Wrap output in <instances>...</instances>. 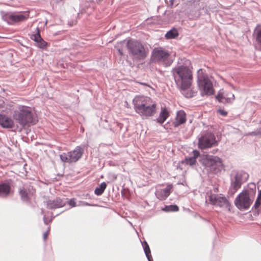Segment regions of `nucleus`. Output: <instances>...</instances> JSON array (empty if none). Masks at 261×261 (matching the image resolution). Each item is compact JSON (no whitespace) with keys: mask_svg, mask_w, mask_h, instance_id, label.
<instances>
[{"mask_svg":"<svg viewBox=\"0 0 261 261\" xmlns=\"http://www.w3.org/2000/svg\"><path fill=\"white\" fill-rule=\"evenodd\" d=\"M49 229H50V227H48V228H47V230H49Z\"/></svg>","mask_w":261,"mask_h":261,"instance_id":"obj_37","label":"nucleus"},{"mask_svg":"<svg viewBox=\"0 0 261 261\" xmlns=\"http://www.w3.org/2000/svg\"><path fill=\"white\" fill-rule=\"evenodd\" d=\"M216 144L215 135L212 133H207L199 139L198 147L201 149H205Z\"/></svg>","mask_w":261,"mask_h":261,"instance_id":"obj_11","label":"nucleus"},{"mask_svg":"<svg viewBox=\"0 0 261 261\" xmlns=\"http://www.w3.org/2000/svg\"><path fill=\"white\" fill-rule=\"evenodd\" d=\"M239 177V175L237 177H235V180L232 184V186L235 191H237L241 187L242 183V182L240 181Z\"/></svg>","mask_w":261,"mask_h":261,"instance_id":"obj_28","label":"nucleus"},{"mask_svg":"<svg viewBox=\"0 0 261 261\" xmlns=\"http://www.w3.org/2000/svg\"><path fill=\"white\" fill-rule=\"evenodd\" d=\"M177 86L183 91L189 89L192 83V73L187 66L180 65L172 70Z\"/></svg>","mask_w":261,"mask_h":261,"instance_id":"obj_2","label":"nucleus"},{"mask_svg":"<svg viewBox=\"0 0 261 261\" xmlns=\"http://www.w3.org/2000/svg\"><path fill=\"white\" fill-rule=\"evenodd\" d=\"M66 201V204L70 205V207H73L76 206V201L75 198H72L69 200H67V199H64Z\"/></svg>","mask_w":261,"mask_h":261,"instance_id":"obj_30","label":"nucleus"},{"mask_svg":"<svg viewBox=\"0 0 261 261\" xmlns=\"http://www.w3.org/2000/svg\"><path fill=\"white\" fill-rule=\"evenodd\" d=\"M198 84L202 94L212 95L214 93L212 82L208 79L207 74L203 70L200 69L197 72Z\"/></svg>","mask_w":261,"mask_h":261,"instance_id":"obj_5","label":"nucleus"},{"mask_svg":"<svg viewBox=\"0 0 261 261\" xmlns=\"http://www.w3.org/2000/svg\"><path fill=\"white\" fill-rule=\"evenodd\" d=\"M29 190L24 188L23 187L19 189V194L23 201L26 202L29 201Z\"/></svg>","mask_w":261,"mask_h":261,"instance_id":"obj_22","label":"nucleus"},{"mask_svg":"<svg viewBox=\"0 0 261 261\" xmlns=\"http://www.w3.org/2000/svg\"><path fill=\"white\" fill-rule=\"evenodd\" d=\"M261 205V198L257 197L254 204V207L255 208H258Z\"/></svg>","mask_w":261,"mask_h":261,"instance_id":"obj_31","label":"nucleus"},{"mask_svg":"<svg viewBox=\"0 0 261 261\" xmlns=\"http://www.w3.org/2000/svg\"><path fill=\"white\" fill-rule=\"evenodd\" d=\"M186 121V115L184 111H180L177 113L175 121L174 122L175 127H177L179 125L185 123Z\"/></svg>","mask_w":261,"mask_h":261,"instance_id":"obj_20","label":"nucleus"},{"mask_svg":"<svg viewBox=\"0 0 261 261\" xmlns=\"http://www.w3.org/2000/svg\"><path fill=\"white\" fill-rule=\"evenodd\" d=\"M143 248L148 261H153L149 246L146 241H144L143 243Z\"/></svg>","mask_w":261,"mask_h":261,"instance_id":"obj_24","label":"nucleus"},{"mask_svg":"<svg viewBox=\"0 0 261 261\" xmlns=\"http://www.w3.org/2000/svg\"><path fill=\"white\" fill-rule=\"evenodd\" d=\"M169 111L166 107H162L161 112L156 122L162 124L169 116Z\"/></svg>","mask_w":261,"mask_h":261,"instance_id":"obj_19","label":"nucleus"},{"mask_svg":"<svg viewBox=\"0 0 261 261\" xmlns=\"http://www.w3.org/2000/svg\"><path fill=\"white\" fill-rule=\"evenodd\" d=\"M172 188V185L169 184L165 189H158L155 193V196L160 200H165L170 194Z\"/></svg>","mask_w":261,"mask_h":261,"instance_id":"obj_15","label":"nucleus"},{"mask_svg":"<svg viewBox=\"0 0 261 261\" xmlns=\"http://www.w3.org/2000/svg\"><path fill=\"white\" fill-rule=\"evenodd\" d=\"M200 162L206 169L214 174L225 170L223 160L218 156L203 154L201 157Z\"/></svg>","mask_w":261,"mask_h":261,"instance_id":"obj_4","label":"nucleus"},{"mask_svg":"<svg viewBox=\"0 0 261 261\" xmlns=\"http://www.w3.org/2000/svg\"><path fill=\"white\" fill-rule=\"evenodd\" d=\"M11 186L8 182L0 184V197L5 198L10 193Z\"/></svg>","mask_w":261,"mask_h":261,"instance_id":"obj_18","label":"nucleus"},{"mask_svg":"<svg viewBox=\"0 0 261 261\" xmlns=\"http://www.w3.org/2000/svg\"><path fill=\"white\" fill-rule=\"evenodd\" d=\"M136 112L142 118H148L156 113V103L147 96H137L133 99Z\"/></svg>","mask_w":261,"mask_h":261,"instance_id":"obj_1","label":"nucleus"},{"mask_svg":"<svg viewBox=\"0 0 261 261\" xmlns=\"http://www.w3.org/2000/svg\"><path fill=\"white\" fill-rule=\"evenodd\" d=\"M208 200L211 204L220 207L227 206L229 204L225 197L212 193L208 196Z\"/></svg>","mask_w":261,"mask_h":261,"instance_id":"obj_13","label":"nucleus"},{"mask_svg":"<svg viewBox=\"0 0 261 261\" xmlns=\"http://www.w3.org/2000/svg\"><path fill=\"white\" fill-rule=\"evenodd\" d=\"M178 31L175 28H173L168 31L165 35V37L168 39H174L178 36Z\"/></svg>","mask_w":261,"mask_h":261,"instance_id":"obj_23","label":"nucleus"},{"mask_svg":"<svg viewBox=\"0 0 261 261\" xmlns=\"http://www.w3.org/2000/svg\"><path fill=\"white\" fill-rule=\"evenodd\" d=\"M216 98L221 102L231 103L234 99V95L230 89H222L219 91Z\"/></svg>","mask_w":261,"mask_h":261,"instance_id":"obj_12","label":"nucleus"},{"mask_svg":"<svg viewBox=\"0 0 261 261\" xmlns=\"http://www.w3.org/2000/svg\"><path fill=\"white\" fill-rule=\"evenodd\" d=\"M186 97H191L193 96L192 94L190 92V93H187L186 95H185Z\"/></svg>","mask_w":261,"mask_h":261,"instance_id":"obj_35","label":"nucleus"},{"mask_svg":"<svg viewBox=\"0 0 261 261\" xmlns=\"http://www.w3.org/2000/svg\"><path fill=\"white\" fill-rule=\"evenodd\" d=\"M238 175L239 180L242 182L243 181V178L245 180L248 176V175L245 172H238L235 177H237Z\"/></svg>","mask_w":261,"mask_h":261,"instance_id":"obj_29","label":"nucleus"},{"mask_svg":"<svg viewBox=\"0 0 261 261\" xmlns=\"http://www.w3.org/2000/svg\"><path fill=\"white\" fill-rule=\"evenodd\" d=\"M192 153L193 156L187 158L185 159L184 163L186 164L189 165L190 166H193L196 164L197 162L196 159L199 156L200 153L199 151L197 150H194Z\"/></svg>","mask_w":261,"mask_h":261,"instance_id":"obj_21","label":"nucleus"},{"mask_svg":"<svg viewBox=\"0 0 261 261\" xmlns=\"http://www.w3.org/2000/svg\"><path fill=\"white\" fill-rule=\"evenodd\" d=\"M258 197H259V198H261V191H260Z\"/></svg>","mask_w":261,"mask_h":261,"instance_id":"obj_36","label":"nucleus"},{"mask_svg":"<svg viewBox=\"0 0 261 261\" xmlns=\"http://www.w3.org/2000/svg\"><path fill=\"white\" fill-rule=\"evenodd\" d=\"M218 113L223 116H226L227 115V112L224 110L219 109L218 110Z\"/></svg>","mask_w":261,"mask_h":261,"instance_id":"obj_32","label":"nucleus"},{"mask_svg":"<svg viewBox=\"0 0 261 261\" xmlns=\"http://www.w3.org/2000/svg\"><path fill=\"white\" fill-rule=\"evenodd\" d=\"M48 236V231L43 233V239L46 240Z\"/></svg>","mask_w":261,"mask_h":261,"instance_id":"obj_34","label":"nucleus"},{"mask_svg":"<svg viewBox=\"0 0 261 261\" xmlns=\"http://www.w3.org/2000/svg\"><path fill=\"white\" fill-rule=\"evenodd\" d=\"M151 59L166 66H170L172 61L170 59V54L162 48H155L152 53Z\"/></svg>","mask_w":261,"mask_h":261,"instance_id":"obj_6","label":"nucleus"},{"mask_svg":"<svg viewBox=\"0 0 261 261\" xmlns=\"http://www.w3.org/2000/svg\"><path fill=\"white\" fill-rule=\"evenodd\" d=\"M235 205L240 210L248 209L252 203L247 190L243 191L236 198Z\"/></svg>","mask_w":261,"mask_h":261,"instance_id":"obj_8","label":"nucleus"},{"mask_svg":"<svg viewBox=\"0 0 261 261\" xmlns=\"http://www.w3.org/2000/svg\"><path fill=\"white\" fill-rule=\"evenodd\" d=\"M13 117L16 122L22 127L34 125L37 122L32 108L25 106H19L17 109L14 111Z\"/></svg>","mask_w":261,"mask_h":261,"instance_id":"obj_3","label":"nucleus"},{"mask_svg":"<svg viewBox=\"0 0 261 261\" xmlns=\"http://www.w3.org/2000/svg\"><path fill=\"white\" fill-rule=\"evenodd\" d=\"M107 188V184L105 182H102L98 187H97L94 193L97 195H101Z\"/></svg>","mask_w":261,"mask_h":261,"instance_id":"obj_25","label":"nucleus"},{"mask_svg":"<svg viewBox=\"0 0 261 261\" xmlns=\"http://www.w3.org/2000/svg\"><path fill=\"white\" fill-rule=\"evenodd\" d=\"M127 47L134 56L139 58H144L145 57L144 47L140 42L129 40L127 41Z\"/></svg>","mask_w":261,"mask_h":261,"instance_id":"obj_9","label":"nucleus"},{"mask_svg":"<svg viewBox=\"0 0 261 261\" xmlns=\"http://www.w3.org/2000/svg\"><path fill=\"white\" fill-rule=\"evenodd\" d=\"M0 125L3 128H12L14 126V123L11 118L0 114Z\"/></svg>","mask_w":261,"mask_h":261,"instance_id":"obj_17","label":"nucleus"},{"mask_svg":"<svg viewBox=\"0 0 261 261\" xmlns=\"http://www.w3.org/2000/svg\"><path fill=\"white\" fill-rule=\"evenodd\" d=\"M166 212H177L179 210L178 207L176 205L166 206L164 209Z\"/></svg>","mask_w":261,"mask_h":261,"instance_id":"obj_27","label":"nucleus"},{"mask_svg":"<svg viewBox=\"0 0 261 261\" xmlns=\"http://www.w3.org/2000/svg\"><path fill=\"white\" fill-rule=\"evenodd\" d=\"M31 39L37 43V47L43 49L47 45V42L41 37L40 30L38 27H37L35 31L32 32Z\"/></svg>","mask_w":261,"mask_h":261,"instance_id":"obj_14","label":"nucleus"},{"mask_svg":"<svg viewBox=\"0 0 261 261\" xmlns=\"http://www.w3.org/2000/svg\"><path fill=\"white\" fill-rule=\"evenodd\" d=\"M255 34L256 41L257 44L261 46V28L256 29Z\"/></svg>","mask_w":261,"mask_h":261,"instance_id":"obj_26","label":"nucleus"},{"mask_svg":"<svg viewBox=\"0 0 261 261\" xmlns=\"http://www.w3.org/2000/svg\"><path fill=\"white\" fill-rule=\"evenodd\" d=\"M51 220H52L51 219L47 218L46 217V216H44V217H43V221H44V223L45 225H47Z\"/></svg>","mask_w":261,"mask_h":261,"instance_id":"obj_33","label":"nucleus"},{"mask_svg":"<svg viewBox=\"0 0 261 261\" xmlns=\"http://www.w3.org/2000/svg\"><path fill=\"white\" fill-rule=\"evenodd\" d=\"M66 204V201L60 197H57L54 200H48L47 201V207L49 209L58 208Z\"/></svg>","mask_w":261,"mask_h":261,"instance_id":"obj_16","label":"nucleus"},{"mask_svg":"<svg viewBox=\"0 0 261 261\" xmlns=\"http://www.w3.org/2000/svg\"><path fill=\"white\" fill-rule=\"evenodd\" d=\"M29 16V14L28 13L15 12L7 13L3 18L8 23L12 25L27 20Z\"/></svg>","mask_w":261,"mask_h":261,"instance_id":"obj_7","label":"nucleus"},{"mask_svg":"<svg viewBox=\"0 0 261 261\" xmlns=\"http://www.w3.org/2000/svg\"><path fill=\"white\" fill-rule=\"evenodd\" d=\"M82 156V148L77 146L74 150L64 152L60 155L61 160L64 163L76 162Z\"/></svg>","mask_w":261,"mask_h":261,"instance_id":"obj_10","label":"nucleus"}]
</instances>
